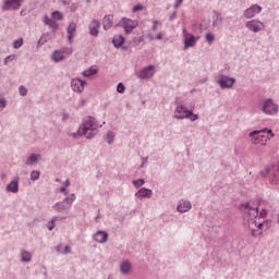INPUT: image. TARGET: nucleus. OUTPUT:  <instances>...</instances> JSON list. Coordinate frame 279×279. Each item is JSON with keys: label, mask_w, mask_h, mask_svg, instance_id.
Segmentation results:
<instances>
[{"label": "nucleus", "mask_w": 279, "mask_h": 279, "mask_svg": "<svg viewBox=\"0 0 279 279\" xmlns=\"http://www.w3.org/2000/svg\"><path fill=\"white\" fill-rule=\"evenodd\" d=\"M97 128H99V125H97L95 118L87 117L78 128L77 133H74L73 136L75 137L77 134H80L81 136H86L87 138H94L97 134Z\"/></svg>", "instance_id": "nucleus-1"}, {"label": "nucleus", "mask_w": 279, "mask_h": 279, "mask_svg": "<svg viewBox=\"0 0 279 279\" xmlns=\"http://www.w3.org/2000/svg\"><path fill=\"white\" fill-rule=\"evenodd\" d=\"M263 112L265 114H278V105L274 104V99L268 98L264 102Z\"/></svg>", "instance_id": "nucleus-2"}, {"label": "nucleus", "mask_w": 279, "mask_h": 279, "mask_svg": "<svg viewBox=\"0 0 279 279\" xmlns=\"http://www.w3.org/2000/svg\"><path fill=\"white\" fill-rule=\"evenodd\" d=\"M245 27H247V29L251 32H254V34H258V32L265 31V24L258 20L246 22Z\"/></svg>", "instance_id": "nucleus-3"}, {"label": "nucleus", "mask_w": 279, "mask_h": 279, "mask_svg": "<svg viewBox=\"0 0 279 279\" xmlns=\"http://www.w3.org/2000/svg\"><path fill=\"white\" fill-rule=\"evenodd\" d=\"M154 65H148L142 70H140L136 75L138 77V80H149L151 77H154Z\"/></svg>", "instance_id": "nucleus-4"}, {"label": "nucleus", "mask_w": 279, "mask_h": 279, "mask_svg": "<svg viewBox=\"0 0 279 279\" xmlns=\"http://www.w3.org/2000/svg\"><path fill=\"white\" fill-rule=\"evenodd\" d=\"M250 136L254 145H265V143L269 141V137H265V135H262L260 131H253L250 133Z\"/></svg>", "instance_id": "nucleus-5"}, {"label": "nucleus", "mask_w": 279, "mask_h": 279, "mask_svg": "<svg viewBox=\"0 0 279 279\" xmlns=\"http://www.w3.org/2000/svg\"><path fill=\"white\" fill-rule=\"evenodd\" d=\"M122 26L124 28L125 34H131L138 27V22L130 20L128 17L122 19Z\"/></svg>", "instance_id": "nucleus-6"}, {"label": "nucleus", "mask_w": 279, "mask_h": 279, "mask_svg": "<svg viewBox=\"0 0 279 279\" xmlns=\"http://www.w3.org/2000/svg\"><path fill=\"white\" fill-rule=\"evenodd\" d=\"M85 86H86V82L80 78H73L71 81V88L74 93H84Z\"/></svg>", "instance_id": "nucleus-7"}, {"label": "nucleus", "mask_w": 279, "mask_h": 279, "mask_svg": "<svg viewBox=\"0 0 279 279\" xmlns=\"http://www.w3.org/2000/svg\"><path fill=\"white\" fill-rule=\"evenodd\" d=\"M260 12H263V8L254 4L244 11V16L245 19H254V16H256V14H260Z\"/></svg>", "instance_id": "nucleus-8"}, {"label": "nucleus", "mask_w": 279, "mask_h": 279, "mask_svg": "<svg viewBox=\"0 0 279 279\" xmlns=\"http://www.w3.org/2000/svg\"><path fill=\"white\" fill-rule=\"evenodd\" d=\"M236 82V80L222 75L219 77L218 80V84L222 87V88H232V86H234V83Z\"/></svg>", "instance_id": "nucleus-9"}, {"label": "nucleus", "mask_w": 279, "mask_h": 279, "mask_svg": "<svg viewBox=\"0 0 279 279\" xmlns=\"http://www.w3.org/2000/svg\"><path fill=\"white\" fill-rule=\"evenodd\" d=\"M21 8V0H7L2 7L3 11L19 10Z\"/></svg>", "instance_id": "nucleus-10"}, {"label": "nucleus", "mask_w": 279, "mask_h": 279, "mask_svg": "<svg viewBox=\"0 0 279 279\" xmlns=\"http://www.w3.org/2000/svg\"><path fill=\"white\" fill-rule=\"evenodd\" d=\"M101 27V23L97 20H93L89 24V34L90 36H99V28Z\"/></svg>", "instance_id": "nucleus-11"}, {"label": "nucleus", "mask_w": 279, "mask_h": 279, "mask_svg": "<svg viewBox=\"0 0 279 279\" xmlns=\"http://www.w3.org/2000/svg\"><path fill=\"white\" fill-rule=\"evenodd\" d=\"M44 23L45 25H48V27L52 28V32L56 34L60 29V25H58V22L56 20L48 17V15H44Z\"/></svg>", "instance_id": "nucleus-12"}, {"label": "nucleus", "mask_w": 279, "mask_h": 279, "mask_svg": "<svg viewBox=\"0 0 279 279\" xmlns=\"http://www.w3.org/2000/svg\"><path fill=\"white\" fill-rule=\"evenodd\" d=\"M191 208H193V206L191 205V202H189V201H180L179 205L177 207V210L179 213H189V210H191Z\"/></svg>", "instance_id": "nucleus-13"}, {"label": "nucleus", "mask_w": 279, "mask_h": 279, "mask_svg": "<svg viewBox=\"0 0 279 279\" xmlns=\"http://www.w3.org/2000/svg\"><path fill=\"white\" fill-rule=\"evenodd\" d=\"M94 241H96L97 243H106L108 241V232L97 231L94 234Z\"/></svg>", "instance_id": "nucleus-14"}, {"label": "nucleus", "mask_w": 279, "mask_h": 279, "mask_svg": "<svg viewBox=\"0 0 279 279\" xmlns=\"http://www.w3.org/2000/svg\"><path fill=\"white\" fill-rule=\"evenodd\" d=\"M186 112H189V109L184 106H178L174 111V118L175 119H186Z\"/></svg>", "instance_id": "nucleus-15"}, {"label": "nucleus", "mask_w": 279, "mask_h": 279, "mask_svg": "<svg viewBox=\"0 0 279 279\" xmlns=\"http://www.w3.org/2000/svg\"><path fill=\"white\" fill-rule=\"evenodd\" d=\"M8 193H19V177L7 185Z\"/></svg>", "instance_id": "nucleus-16"}, {"label": "nucleus", "mask_w": 279, "mask_h": 279, "mask_svg": "<svg viewBox=\"0 0 279 279\" xmlns=\"http://www.w3.org/2000/svg\"><path fill=\"white\" fill-rule=\"evenodd\" d=\"M43 158V156L40 154H32L25 161V165H27L28 167H32L34 165H36V162H38V160H40Z\"/></svg>", "instance_id": "nucleus-17"}, {"label": "nucleus", "mask_w": 279, "mask_h": 279, "mask_svg": "<svg viewBox=\"0 0 279 279\" xmlns=\"http://www.w3.org/2000/svg\"><path fill=\"white\" fill-rule=\"evenodd\" d=\"M113 46L119 49V47L123 46V43H125V38H123L122 35H116L112 39Z\"/></svg>", "instance_id": "nucleus-18"}, {"label": "nucleus", "mask_w": 279, "mask_h": 279, "mask_svg": "<svg viewBox=\"0 0 279 279\" xmlns=\"http://www.w3.org/2000/svg\"><path fill=\"white\" fill-rule=\"evenodd\" d=\"M104 29L108 31L112 27V15H106L102 20Z\"/></svg>", "instance_id": "nucleus-19"}, {"label": "nucleus", "mask_w": 279, "mask_h": 279, "mask_svg": "<svg viewBox=\"0 0 279 279\" xmlns=\"http://www.w3.org/2000/svg\"><path fill=\"white\" fill-rule=\"evenodd\" d=\"M120 271H122V274L132 271V263H130V260H124L120 266Z\"/></svg>", "instance_id": "nucleus-20"}, {"label": "nucleus", "mask_w": 279, "mask_h": 279, "mask_svg": "<svg viewBox=\"0 0 279 279\" xmlns=\"http://www.w3.org/2000/svg\"><path fill=\"white\" fill-rule=\"evenodd\" d=\"M54 208H57V213H64V210H69L71 207L64 201H62L58 202Z\"/></svg>", "instance_id": "nucleus-21"}, {"label": "nucleus", "mask_w": 279, "mask_h": 279, "mask_svg": "<svg viewBox=\"0 0 279 279\" xmlns=\"http://www.w3.org/2000/svg\"><path fill=\"white\" fill-rule=\"evenodd\" d=\"M51 38H53V35L51 33H44L40 39L38 40V45H45V43H49Z\"/></svg>", "instance_id": "nucleus-22"}, {"label": "nucleus", "mask_w": 279, "mask_h": 279, "mask_svg": "<svg viewBox=\"0 0 279 279\" xmlns=\"http://www.w3.org/2000/svg\"><path fill=\"white\" fill-rule=\"evenodd\" d=\"M189 47H195V36L190 35V37L184 40V49H189Z\"/></svg>", "instance_id": "nucleus-23"}, {"label": "nucleus", "mask_w": 279, "mask_h": 279, "mask_svg": "<svg viewBox=\"0 0 279 279\" xmlns=\"http://www.w3.org/2000/svg\"><path fill=\"white\" fill-rule=\"evenodd\" d=\"M21 260L22 263H31L32 262V253L27 252V251H22L21 254Z\"/></svg>", "instance_id": "nucleus-24"}, {"label": "nucleus", "mask_w": 279, "mask_h": 279, "mask_svg": "<svg viewBox=\"0 0 279 279\" xmlns=\"http://www.w3.org/2000/svg\"><path fill=\"white\" fill-rule=\"evenodd\" d=\"M153 195V192L151 190H147L145 187H142L140 191H138V197H151Z\"/></svg>", "instance_id": "nucleus-25"}, {"label": "nucleus", "mask_w": 279, "mask_h": 279, "mask_svg": "<svg viewBox=\"0 0 279 279\" xmlns=\"http://www.w3.org/2000/svg\"><path fill=\"white\" fill-rule=\"evenodd\" d=\"M92 75H97V69L90 66L88 70L83 72L84 77H90Z\"/></svg>", "instance_id": "nucleus-26"}, {"label": "nucleus", "mask_w": 279, "mask_h": 279, "mask_svg": "<svg viewBox=\"0 0 279 279\" xmlns=\"http://www.w3.org/2000/svg\"><path fill=\"white\" fill-rule=\"evenodd\" d=\"M185 112H186L185 119H190V121H197V119H199V116L193 113V110H187Z\"/></svg>", "instance_id": "nucleus-27"}, {"label": "nucleus", "mask_w": 279, "mask_h": 279, "mask_svg": "<svg viewBox=\"0 0 279 279\" xmlns=\"http://www.w3.org/2000/svg\"><path fill=\"white\" fill-rule=\"evenodd\" d=\"M52 59L54 60V62H60V61L64 60V54H62L59 50H56L52 53Z\"/></svg>", "instance_id": "nucleus-28"}, {"label": "nucleus", "mask_w": 279, "mask_h": 279, "mask_svg": "<svg viewBox=\"0 0 279 279\" xmlns=\"http://www.w3.org/2000/svg\"><path fill=\"white\" fill-rule=\"evenodd\" d=\"M77 32V24L75 22H71L68 26V34H74Z\"/></svg>", "instance_id": "nucleus-29"}, {"label": "nucleus", "mask_w": 279, "mask_h": 279, "mask_svg": "<svg viewBox=\"0 0 279 279\" xmlns=\"http://www.w3.org/2000/svg\"><path fill=\"white\" fill-rule=\"evenodd\" d=\"M63 202L71 208V206H73V202H75V194H71L64 198Z\"/></svg>", "instance_id": "nucleus-30"}, {"label": "nucleus", "mask_w": 279, "mask_h": 279, "mask_svg": "<svg viewBox=\"0 0 279 279\" xmlns=\"http://www.w3.org/2000/svg\"><path fill=\"white\" fill-rule=\"evenodd\" d=\"M274 166H266L264 171L260 172L262 178H267L271 171H274Z\"/></svg>", "instance_id": "nucleus-31"}, {"label": "nucleus", "mask_w": 279, "mask_h": 279, "mask_svg": "<svg viewBox=\"0 0 279 279\" xmlns=\"http://www.w3.org/2000/svg\"><path fill=\"white\" fill-rule=\"evenodd\" d=\"M31 180H32V182H36V180H40V171L33 170L31 172Z\"/></svg>", "instance_id": "nucleus-32"}, {"label": "nucleus", "mask_w": 279, "mask_h": 279, "mask_svg": "<svg viewBox=\"0 0 279 279\" xmlns=\"http://www.w3.org/2000/svg\"><path fill=\"white\" fill-rule=\"evenodd\" d=\"M279 182V172L271 171V184H278Z\"/></svg>", "instance_id": "nucleus-33"}, {"label": "nucleus", "mask_w": 279, "mask_h": 279, "mask_svg": "<svg viewBox=\"0 0 279 279\" xmlns=\"http://www.w3.org/2000/svg\"><path fill=\"white\" fill-rule=\"evenodd\" d=\"M143 40H145V36L141 35V36H136L133 38V45L134 47H138V45L141 43H143Z\"/></svg>", "instance_id": "nucleus-34"}, {"label": "nucleus", "mask_w": 279, "mask_h": 279, "mask_svg": "<svg viewBox=\"0 0 279 279\" xmlns=\"http://www.w3.org/2000/svg\"><path fill=\"white\" fill-rule=\"evenodd\" d=\"M60 218L58 216L52 217L51 221L48 225V230H53L56 228V221H58Z\"/></svg>", "instance_id": "nucleus-35"}, {"label": "nucleus", "mask_w": 279, "mask_h": 279, "mask_svg": "<svg viewBox=\"0 0 279 279\" xmlns=\"http://www.w3.org/2000/svg\"><path fill=\"white\" fill-rule=\"evenodd\" d=\"M247 213L251 217H258V207H251L248 208Z\"/></svg>", "instance_id": "nucleus-36"}, {"label": "nucleus", "mask_w": 279, "mask_h": 279, "mask_svg": "<svg viewBox=\"0 0 279 279\" xmlns=\"http://www.w3.org/2000/svg\"><path fill=\"white\" fill-rule=\"evenodd\" d=\"M52 19L57 20V21H62V19H64L62 16V13L60 11H53L51 14Z\"/></svg>", "instance_id": "nucleus-37"}, {"label": "nucleus", "mask_w": 279, "mask_h": 279, "mask_svg": "<svg viewBox=\"0 0 279 279\" xmlns=\"http://www.w3.org/2000/svg\"><path fill=\"white\" fill-rule=\"evenodd\" d=\"M23 47V38H19L13 41V48L14 49H21Z\"/></svg>", "instance_id": "nucleus-38"}, {"label": "nucleus", "mask_w": 279, "mask_h": 279, "mask_svg": "<svg viewBox=\"0 0 279 279\" xmlns=\"http://www.w3.org/2000/svg\"><path fill=\"white\" fill-rule=\"evenodd\" d=\"M133 184H134L135 189H141V186H143V184H145V180H143V179L135 180V181H133Z\"/></svg>", "instance_id": "nucleus-39"}, {"label": "nucleus", "mask_w": 279, "mask_h": 279, "mask_svg": "<svg viewBox=\"0 0 279 279\" xmlns=\"http://www.w3.org/2000/svg\"><path fill=\"white\" fill-rule=\"evenodd\" d=\"M106 141L110 144L114 142V133L108 132L106 135Z\"/></svg>", "instance_id": "nucleus-40"}, {"label": "nucleus", "mask_w": 279, "mask_h": 279, "mask_svg": "<svg viewBox=\"0 0 279 279\" xmlns=\"http://www.w3.org/2000/svg\"><path fill=\"white\" fill-rule=\"evenodd\" d=\"M19 90L22 97H25L27 95V89L25 88V86H20Z\"/></svg>", "instance_id": "nucleus-41"}, {"label": "nucleus", "mask_w": 279, "mask_h": 279, "mask_svg": "<svg viewBox=\"0 0 279 279\" xmlns=\"http://www.w3.org/2000/svg\"><path fill=\"white\" fill-rule=\"evenodd\" d=\"M118 93H125V85L123 83H119L117 87Z\"/></svg>", "instance_id": "nucleus-42"}, {"label": "nucleus", "mask_w": 279, "mask_h": 279, "mask_svg": "<svg viewBox=\"0 0 279 279\" xmlns=\"http://www.w3.org/2000/svg\"><path fill=\"white\" fill-rule=\"evenodd\" d=\"M206 40H207V41L209 43V45H210V43H214V41H215V35L208 33V34L206 35Z\"/></svg>", "instance_id": "nucleus-43"}, {"label": "nucleus", "mask_w": 279, "mask_h": 279, "mask_svg": "<svg viewBox=\"0 0 279 279\" xmlns=\"http://www.w3.org/2000/svg\"><path fill=\"white\" fill-rule=\"evenodd\" d=\"M64 248L63 244H59L54 247L56 252H58V254H62V250Z\"/></svg>", "instance_id": "nucleus-44"}, {"label": "nucleus", "mask_w": 279, "mask_h": 279, "mask_svg": "<svg viewBox=\"0 0 279 279\" xmlns=\"http://www.w3.org/2000/svg\"><path fill=\"white\" fill-rule=\"evenodd\" d=\"M143 9H144L143 4H137L133 8V12H141V10Z\"/></svg>", "instance_id": "nucleus-45"}, {"label": "nucleus", "mask_w": 279, "mask_h": 279, "mask_svg": "<svg viewBox=\"0 0 279 279\" xmlns=\"http://www.w3.org/2000/svg\"><path fill=\"white\" fill-rule=\"evenodd\" d=\"M61 254H71V246L65 245L64 250L61 252Z\"/></svg>", "instance_id": "nucleus-46"}, {"label": "nucleus", "mask_w": 279, "mask_h": 279, "mask_svg": "<svg viewBox=\"0 0 279 279\" xmlns=\"http://www.w3.org/2000/svg\"><path fill=\"white\" fill-rule=\"evenodd\" d=\"M240 206H241V208H245V210H250L252 208V206H250L248 203H243Z\"/></svg>", "instance_id": "nucleus-47"}, {"label": "nucleus", "mask_w": 279, "mask_h": 279, "mask_svg": "<svg viewBox=\"0 0 279 279\" xmlns=\"http://www.w3.org/2000/svg\"><path fill=\"white\" fill-rule=\"evenodd\" d=\"M259 216H262L263 218L267 217V209L263 208V209L259 211Z\"/></svg>", "instance_id": "nucleus-48"}, {"label": "nucleus", "mask_w": 279, "mask_h": 279, "mask_svg": "<svg viewBox=\"0 0 279 279\" xmlns=\"http://www.w3.org/2000/svg\"><path fill=\"white\" fill-rule=\"evenodd\" d=\"M74 36H75L74 34H69L68 35V41L70 43V45H73V37Z\"/></svg>", "instance_id": "nucleus-49"}, {"label": "nucleus", "mask_w": 279, "mask_h": 279, "mask_svg": "<svg viewBox=\"0 0 279 279\" xmlns=\"http://www.w3.org/2000/svg\"><path fill=\"white\" fill-rule=\"evenodd\" d=\"M178 16V12H172V14L170 15V17H169V20L170 21H173V20H175V17Z\"/></svg>", "instance_id": "nucleus-50"}, {"label": "nucleus", "mask_w": 279, "mask_h": 279, "mask_svg": "<svg viewBox=\"0 0 279 279\" xmlns=\"http://www.w3.org/2000/svg\"><path fill=\"white\" fill-rule=\"evenodd\" d=\"M182 1H184V0H177V3L174 4L175 10H178V8H180V5H182Z\"/></svg>", "instance_id": "nucleus-51"}, {"label": "nucleus", "mask_w": 279, "mask_h": 279, "mask_svg": "<svg viewBox=\"0 0 279 279\" xmlns=\"http://www.w3.org/2000/svg\"><path fill=\"white\" fill-rule=\"evenodd\" d=\"M157 29H158V21L155 20L153 25V32H156Z\"/></svg>", "instance_id": "nucleus-52"}, {"label": "nucleus", "mask_w": 279, "mask_h": 279, "mask_svg": "<svg viewBox=\"0 0 279 279\" xmlns=\"http://www.w3.org/2000/svg\"><path fill=\"white\" fill-rule=\"evenodd\" d=\"M60 193H63V195H69V192L66 191V187H61Z\"/></svg>", "instance_id": "nucleus-53"}, {"label": "nucleus", "mask_w": 279, "mask_h": 279, "mask_svg": "<svg viewBox=\"0 0 279 279\" xmlns=\"http://www.w3.org/2000/svg\"><path fill=\"white\" fill-rule=\"evenodd\" d=\"M214 27H219V17H217L214 23H213Z\"/></svg>", "instance_id": "nucleus-54"}, {"label": "nucleus", "mask_w": 279, "mask_h": 279, "mask_svg": "<svg viewBox=\"0 0 279 279\" xmlns=\"http://www.w3.org/2000/svg\"><path fill=\"white\" fill-rule=\"evenodd\" d=\"M66 119H69V113L63 112V114H62V121H66Z\"/></svg>", "instance_id": "nucleus-55"}, {"label": "nucleus", "mask_w": 279, "mask_h": 279, "mask_svg": "<svg viewBox=\"0 0 279 279\" xmlns=\"http://www.w3.org/2000/svg\"><path fill=\"white\" fill-rule=\"evenodd\" d=\"M0 104H2V108H5V106H8V102L5 101V99H0Z\"/></svg>", "instance_id": "nucleus-56"}, {"label": "nucleus", "mask_w": 279, "mask_h": 279, "mask_svg": "<svg viewBox=\"0 0 279 279\" xmlns=\"http://www.w3.org/2000/svg\"><path fill=\"white\" fill-rule=\"evenodd\" d=\"M267 133L270 134L271 138H274L276 136V134H274V131H271L270 129L267 130Z\"/></svg>", "instance_id": "nucleus-57"}, {"label": "nucleus", "mask_w": 279, "mask_h": 279, "mask_svg": "<svg viewBox=\"0 0 279 279\" xmlns=\"http://www.w3.org/2000/svg\"><path fill=\"white\" fill-rule=\"evenodd\" d=\"M68 186H71V181H69V179L64 183V187L68 189Z\"/></svg>", "instance_id": "nucleus-58"}, {"label": "nucleus", "mask_w": 279, "mask_h": 279, "mask_svg": "<svg viewBox=\"0 0 279 279\" xmlns=\"http://www.w3.org/2000/svg\"><path fill=\"white\" fill-rule=\"evenodd\" d=\"M8 60H9V61L12 60V56H9V57H7V58L4 59V64H8Z\"/></svg>", "instance_id": "nucleus-59"}, {"label": "nucleus", "mask_w": 279, "mask_h": 279, "mask_svg": "<svg viewBox=\"0 0 279 279\" xmlns=\"http://www.w3.org/2000/svg\"><path fill=\"white\" fill-rule=\"evenodd\" d=\"M156 38H157V40H162V34H158L157 36H156Z\"/></svg>", "instance_id": "nucleus-60"}, {"label": "nucleus", "mask_w": 279, "mask_h": 279, "mask_svg": "<svg viewBox=\"0 0 279 279\" xmlns=\"http://www.w3.org/2000/svg\"><path fill=\"white\" fill-rule=\"evenodd\" d=\"M252 234H253V236H258V233L254 229H252Z\"/></svg>", "instance_id": "nucleus-61"}, {"label": "nucleus", "mask_w": 279, "mask_h": 279, "mask_svg": "<svg viewBox=\"0 0 279 279\" xmlns=\"http://www.w3.org/2000/svg\"><path fill=\"white\" fill-rule=\"evenodd\" d=\"M267 130H269V129L265 128V129L260 130L259 132H260V134H263V133L267 132Z\"/></svg>", "instance_id": "nucleus-62"}, {"label": "nucleus", "mask_w": 279, "mask_h": 279, "mask_svg": "<svg viewBox=\"0 0 279 279\" xmlns=\"http://www.w3.org/2000/svg\"><path fill=\"white\" fill-rule=\"evenodd\" d=\"M257 228H258V230H263V223H259V225L257 226Z\"/></svg>", "instance_id": "nucleus-63"}, {"label": "nucleus", "mask_w": 279, "mask_h": 279, "mask_svg": "<svg viewBox=\"0 0 279 279\" xmlns=\"http://www.w3.org/2000/svg\"><path fill=\"white\" fill-rule=\"evenodd\" d=\"M149 38H150V40H154V37L151 35H149Z\"/></svg>", "instance_id": "nucleus-64"}]
</instances>
